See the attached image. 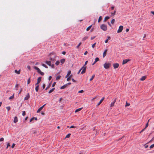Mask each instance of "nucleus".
Masks as SVG:
<instances>
[{"instance_id":"obj_56","label":"nucleus","mask_w":154,"mask_h":154,"mask_svg":"<svg viewBox=\"0 0 154 154\" xmlns=\"http://www.w3.org/2000/svg\"><path fill=\"white\" fill-rule=\"evenodd\" d=\"M27 68L29 70L31 69V67L29 66H27Z\"/></svg>"},{"instance_id":"obj_25","label":"nucleus","mask_w":154,"mask_h":154,"mask_svg":"<svg viewBox=\"0 0 154 154\" xmlns=\"http://www.w3.org/2000/svg\"><path fill=\"white\" fill-rule=\"evenodd\" d=\"M67 87L66 85H65L60 87V89H62L65 88Z\"/></svg>"},{"instance_id":"obj_26","label":"nucleus","mask_w":154,"mask_h":154,"mask_svg":"<svg viewBox=\"0 0 154 154\" xmlns=\"http://www.w3.org/2000/svg\"><path fill=\"white\" fill-rule=\"evenodd\" d=\"M88 38V36H85L82 39V41H85Z\"/></svg>"},{"instance_id":"obj_44","label":"nucleus","mask_w":154,"mask_h":154,"mask_svg":"<svg viewBox=\"0 0 154 154\" xmlns=\"http://www.w3.org/2000/svg\"><path fill=\"white\" fill-rule=\"evenodd\" d=\"M96 44V43H95L92 45V47L93 48H94L95 47V46Z\"/></svg>"},{"instance_id":"obj_34","label":"nucleus","mask_w":154,"mask_h":154,"mask_svg":"<svg viewBox=\"0 0 154 154\" xmlns=\"http://www.w3.org/2000/svg\"><path fill=\"white\" fill-rule=\"evenodd\" d=\"M116 11H114L113 13L111 12V14L112 16H113L115 15V14H116Z\"/></svg>"},{"instance_id":"obj_24","label":"nucleus","mask_w":154,"mask_h":154,"mask_svg":"<svg viewBox=\"0 0 154 154\" xmlns=\"http://www.w3.org/2000/svg\"><path fill=\"white\" fill-rule=\"evenodd\" d=\"M116 101V99H115L113 101V102H112L111 104V106H113L115 103Z\"/></svg>"},{"instance_id":"obj_20","label":"nucleus","mask_w":154,"mask_h":154,"mask_svg":"<svg viewBox=\"0 0 154 154\" xmlns=\"http://www.w3.org/2000/svg\"><path fill=\"white\" fill-rule=\"evenodd\" d=\"M71 71L69 70V71L68 72V73L66 75V78H67L68 77H69V75H70V74H71Z\"/></svg>"},{"instance_id":"obj_54","label":"nucleus","mask_w":154,"mask_h":154,"mask_svg":"<svg viewBox=\"0 0 154 154\" xmlns=\"http://www.w3.org/2000/svg\"><path fill=\"white\" fill-rule=\"evenodd\" d=\"M84 92V91L83 90H81V91H79L78 93H82Z\"/></svg>"},{"instance_id":"obj_2","label":"nucleus","mask_w":154,"mask_h":154,"mask_svg":"<svg viewBox=\"0 0 154 154\" xmlns=\"http://www.w3.org/2000/svg\"><path fill=\"white\" fill-rule=\"evenodd\" d=\"M100 28L101 29L104 31H106L107 30V26L105 24H102L100 26Z\"/></svg>"},{"instance_id":"obj_52","label":"nucleus","mask_w":154,"mask_h":154,"mask_svg":"<svg viewBox=\"0 0 154 154\" xmlns=\"http://www.w3.org/2000/svg\"><path fill=\"white\" fill-rule=\"evenodd\" d=\"M95 37H96V36H94L93 37H91V40H92L93 39H94Z\"/></svg>"},{"instance_id":"obj_16","label":"nucleus","mask_w":154,"mask_h":154,"mask_svg":"<svg viewBox=\"0 0 154 154\" xmlns=\"http://www.w3.org/2000/svg\"><path fill=\"white\" fill-rule=\"evenodd\" d=\"M18 121V119H17V116H15L14 117V123H16Z\"/></svg>"},{"instance_id":"obj_12","label":"nucleus","mask_w":154,"mask_h":154,"mask_svg":"<svg viewBox=\"0 0 154 154\" xmlns=\"http://www.w3.org/2000/svg\"><path fill=\"white\" fill-rule=\"evenodd\" d=\"M49 60L51 61V62L52 63H54V61H55V59L54 58H51V57H50V58H49Z\"/></svg>"},{"instance_id":"obj_36","label":"nucleus","mask_w":154,"mask_h":154,"mask_svg":"<svg viewBox=\"0 0 154 154\" xmlns=\"http://www.w3.org/2000/svg\"><path fill=\"white\" fill-rule=\"evenodd\" d=\"M30 77L27 80V84H29L30 82Z\"/></svg>"},{"instance_id":"obj_37","label":"nucleus","mask_w":154,"mask_h":154,"mask_svg":"<svg viewBox=\"0 0 154 154\" xmlns=\"http://www.w3.org/2000/svg\"><path fill=\"white\" fill-rule=\"evenodd\" d=\"M60 63V62L58 60L55 63V65L57 66Z\"/></svg>"},{"instance_id":"obj_63","label":"nucleus","mask_w":154,"mask_h":154,"mask_svg":"<svg viewBox=\"0 0 154 154\" xmlns=\"http://www.w3.org/2000/svg\"><path fill=\"white\" fill-rule=\"evenodd\" d=\"M88 52L87 51H85V52L84 53V55H86L88 54Z\"/></svg>"},{"instance_id":"obj_9","label":"nucleus","mask_w":154,"mask_h":154,"mask_svg":"<svg viewBox=\"0 0 154 154\" xmlns=\"http://www.w3.org/2000/svg\"><path fill=\"white\" fill-rule=\"evenodd\" d=\"M107 50L106 49L104 51L103 54V58L104 57L106 56V53L107 52Z\"/></svg>"},{"instance_id":"obj_48","label":"nucleus","mask_w":154,"mask_h":154,"mask_svg":"<svg viewBox=\"0 0 154 154\" xmlns=\"http://www.w3.org/2000/svg\"><path fill=\"white\" fill-rule=\"evenodd\" d=\"M154 147V143L150 146L149 147L150 149H151Z\"/></svg>"},{"instance_id":"obj_7","label":"nucleus","mask_w":154,"mask_h":154,"mask_svg":"<svg viewBox=\"0 0 154 154\" xmlns=\"http://www.w3.org/2000/svg\"><path fill=\"white\" fill-rule=\"evenodd\" d=\"M29 98V93H28L27 94L26 97H25L24 99L25 100H28Z\"/></svg>"},{"instance_id":"obj_57","label":"nucleus","mask_w":154,"mask_h":154,"mask_svg":"<svg viewBox=\"0 0 154 154\" xmlns=\"http://www.w3.org/2000/svg\"><path fill=\"white\" fill-rule=\"evenodd\" d=\"M15 145V144L14 143H13L11 146V148H13L14 147Z\"/></svg>"},{"instance_id":"obj_40","label":"nucleus","mask_w":154,"mask_h":154,"mask_svg":"<svg viewBox=\"0 0 154 154\" xmlns=\"http://www.w3.org/2000/svg\"><path fill=\"white\" fill-rule=\"evenodd\" d=\"M103 102V101L100 100V101H99V103H98L97 105L98 106H99L100 105V104L102 103V102Z\"/></svg>"},{"instance_id":"obj_64","label":"nucleus","mask_w":154,"mask_h":154,"mask_svg":"<svg viewBox=\"0 0 154 154\" xmlns=\"http://www.w3.org/2000/svg\"><path fill=\"white\" fill-rule=\"evenodd\" d=\"M45 84H43V85H42V88L43 89H44L45 87Z\"/></svg>"},{"instance_id":"obj_23","label":"nucleus","mask_w":154,"mask_h":154,"mask_svg":"<svg viewBox=\"0 0 154 154\" xmlns=\"http://www.w3.org/2000/svg\"><path fill=\"white\" fill-rule=\"evenodd\" d=\"M14 94H13L12 96L10 97L9 98V100L13 99L14 98Z\"/></svg>"},{"instance_id":"obj_59","label":"nucleus","mask_w":154,"mask_h":154,"mask_svg":"<svg viewBox=\"0 0 154 154\" xmlns=\"http://www.w3.org/2000/svg\"><path fill=\"white\" fill-rule=\"evenodd\" d=\"M56 84V82H54L53 84H52V86L53 87H54L55 86V85Z\"/></svg>"},{"instance_id":"obj_29","label":"nucleus","mask_w":154,"mask_h":154,"mask_svg":"<svg viewBox=\"0 0 154 154\" xmlns=\"http://www.w3.org/2000/svg\"><path fill=\"white\" fill-rule=\"evenodd\" d=\"M94 77H95V75L94 74L93 75H92L91 78L90 79V81H91L92 80H93V79H94Z\"/></svg>"},{"instance_id":"obj_39","label":"nucleus","mask_w":154,"mask_h":154,"mask_svg":"<svg viewBox=\"0 0 154 154\" xmlns=\"http://www.w3.org/2000/svg\"><path fill=\"white\" fill-rule=\"evenodd\" d=\"M85 152L84 151H81L79 154H85Z\"/></svg>"},{"instance_id":"obj_6","label":"nucleus","mask_w":154,"mask_h":154,"mask_svg":"<svg viewBox=\"0 0 154 154\" xmlns=\"http://www.w3.org/2000/svg\"><path fill=\"white\" fill-rule=\"evenodd\" d=\"M42 79V77H39L37 79V83L35 84V85H38L41 81Z\"/></svg>"},{"instance_id":"obj_30","label":"nucleus","mask_w":154,"mask_h":154,"mask_svg":"<svg viewBox=\"0 0 154 154\" xmlns=\"http://www.w3.org/2000/svg\"><path fill=\"white\" fill-rule=\"evenodd\" d=\"M60 78H61V76L58 75L56 77V80H58L60 79Z\"/></svg>"},{"instance_id":"obj_43","label":"nucleus","mask_w":154,"mask_h":154,"mask_svg":"<svg viewBox=\"0 0 154 154\" xmlns=\"http://www.w3.org/2000/svg\"><path fill=\"white\" fill-rule=\"evenodd\" d=\"M10 145L9 143H8L7 144V147L6 148V149H7L8 148V147L9 146H10Z\"/></svg>"},{"instance_id":"obj_41","label":"nucleus","mask_w":154,"mask_h":154,"mask_svg":"<svg viewBox=\"0 0 154 154\" xmlns=\"http://www.w3.org/2000/svg\"><path fill=\"white\" fill-rule=\"evenodd\" d=\"M115 21V19H112V20L111 21V23H112V24H113L114 23Z\"/></svg>"},{"instance_id":"obj_58","label":"nucleus","mask_w":154,"mask_h":154,"mask_svg":"<svg viewBox=\"0 0 154 154\" xmlns=\"http://www.w3.org/2000/svg\"><path fill=\"white\" fill-rule=\"evenodd\" d=\"M71 79L70 78V77H67V81H69Z\"/></svg>"},{"instance_id":"obj_62","label":"nucleus","mask_w":154,"mask_h":154,"mask_svg":"<svg viewBox=\"0 0 154 154\" xmlns=\"http://www.w3.org/2000/svg\"><path fill=\"white\" fill-rule=\"evenodd\" d=\"M88 62V61H86L85 62V65H84V66H85L86 65H87V64Z\"/></svg>"},{"instance_id":"obj_27","label":"nucleus","mask_w":154,"mask_h":154,"mask_svg":"<svg viewBox=\"0 0 154 154\" xmlns=\"http://www.w3.org/2000/svg\"><path fill=\"white\" fill-rule=\"evenodd\" d=\"M65 61V60L64 59H62L60 60V62L62 64H63Z\"/></svg>"},{"instance_id":"obj_19","label":"nucleus","mask_w":154,"mask_h":154,"mask_svg":"<svg viewBox=\"0 0 154 154\" xmlns=\"http://www.w3.org/2000/svg\"><path fill=\"white\" fill-rule=\"evenodd\" d=\"M107 39L105 41V43H107L108 42V40L111 39L110 37L109 36H107Z\"/></svg>"},{"instance_id":"obj_50","label":"nucleus","mask_w":154,"mask_h":154,"mask_svg":"<svg viewBox=\"0 0 154 154\" xmlns=\"http://www.w3.org/2000/svg\"><path fill=\"white\" fill-rule=\"evenodd\" d=\"M145 128L143 129L139 133L140 134L143 131L145 130Z\"/></svg>"},{"instance_id":"obj_10","label":"nucleus","mask_w":154,"mask_h":154,"mask_svg":"<svg viewBox=\"0 0 154 154\" xmlns=\"http://www.w3.org/2000/svg\"><path fill=\"white\" fill-rule=\"evenodd\" d=\"M34 68L37 71V72L39 73V72L41 70H40V69L38 67H36V66H34Z\"/></svg>"},{"instance_id":"obj_4","label":"nucleus","mask_w":154,"mask_h":154,"mask_svg":"<svg viewBox=\"0 0 154 154\" xmlns=\"http://www.w3.org/2000/svg\"><path fill=\"white\" fill-rule=\"evenodd\" d=\"M123 26H121L119 27V29L117 30L118 33H120L122 32L123 29Z\"/></svg>"},{"instance_id":"obj_32","label":"nucleus","mask_w":154,"mask_h":154,"mask_svg":"<svg viewBox=\"0 0 154 154\" xmlns=\"http://www.w3.org/2000/svg\"><path fill=\"white\" fill-rule=\"evenodd\" d=\"M71 134H70V133L68 134H67L66 135L65 138H69L70 137V136Z\"/></svg>"},{"instance_id":"obj_3","label":"nucleus","mask_w":154,"mask_h":154,"mask_svg":"<svg viewBox=\"0 0 154 154\" xmlns=\"http://www.w3.org/2000/svg\"><path fill=\"white\" fill-rule=\"evenodd\" d=\"M111 63H105L103 65L104 67L106 69H108L110 67Z\"/></svg>"},{"instance_id":"obj_17","label":"nucleus","mask_w":154,"mask_h":154,"mask_svg":"<svg viewBox=\"0 0 154 154\" xmlns=\"http://www.w3.org/2000/svg\"><path fill=\"white\" fill-rule=\"evenodd\" d=\"M14 72L15 73H17V74H19L20 73V69L18 71H17V70H15Z\"/></svg>"},{"instance_id":"obj_53","label":"nucleus","mask_w":154,"mask_h":154,"mask_svg":"<svg viewBox=\"0 0 154 154\" xmlns=\"http://www.w3.org/2000/svg\"><path fill=\"white\" fill-rule=\"evenodd\" d=\"M148 122H147L146 124V126H145V128H144L145 129L147 128V127L148 126Z\"/></svg>"},{"instance_id":"obj_35","label":"nucleus","mask_w":154,"mask_h":154,"mask_svg":"<svg viewBox=\"0 0 154 154\" xmlns=\"http://www.w3.org/2000/svg\"><path fill=\"white\" fill-rule=\"evenodd\" d=\"M42 66H44V67H45V68H48V66H47L46 65L42 63Z\"/></svg>"},{"instance_id":"obj_51","label":"nucleus","mask_w":154,"mask_h":154,"mask_svg":"<svg viewBox=\"0 0 154 154\" xmlns=\"http://www.w3.org/2000/svg\"><path fill=\"white\" fill-rule=\"evenodd\" d=\"M4 140V138L3 137H2L0 139V142Z\"/></svg>"},{"instance_id":"obj_15","label":"nucleus","mask_w":154,"mask_h":154,"mask_svg":"<svg viewBox=\"0 0 154 154\" xmlns=\"http://www.w3.org/2000/svg\"><path fill=\"white\" fill-rule=\"evenodd\" d=\"M110 17L108 16H106V17L104 19L103 22H106V21H107L108 20Z\"/></svg>"},{"instance_id":"obj_38","label":"nucleus","mask_w":154,"mask_h":154,"mask_svg":"<svg viewBox=\"0 0 154 154\" xmlns=\"http://www.w3.org/2000/svg\"><path fill=\"white\" fill-rule=\"evenodd\" d=\"M102 19V18L101 16H100L99 17L98 20V22H99Z\"/></svg>"},{"instance_id":"obj_31","label":"nucleus","mask_w":154,"mask_h":154,"mask_svg":"<svg viewBox=\"0 0 154 154\" xmlns=\"http://www.w3.org/2000/svg\"><path fill=\"white\" fill-rule=\"evenodd\" d=\"M54 89H55V88H53L51 90H50L48 92L50 94V93H51L54 90Z\"/></svg>"},{"instance_id":"obj_45","label":"nucleus","mask_w":154,"mask_h":154,"mask_svg":"<svg viewBox=\"0 0 154 154\" xmlns=\"http://www.w3.org/2000/svg\"><path fill=\"white\" fill-rule=\"evenodd\" d=\"M34 117H32L30 120L29 122H31L34 120Z\"/></svg>"},{"instance_id":"obj_8","label":"nucleus","mask_w":154,"mask_h":154,"mask_svg":"<svg viewBox=\"0 0 154 154\" xmlns=\"http://www.w3.org/2000/svg\"><path fill=\"white\" fill-rule=\"evenodd\" d=\"M129 61V60L125 59L123 60L122 62V64H125L127 63L128 61Z\"/></svg>"},{"instance_id":"obj_60","label":"nucleus","mask_w":154,"mask_h":154,"mask_svg":"<svg viewBox=\"0 0 154 154\" xmlns=\"http://www.w3.org/2000/svg\"><path fill=\"white\" fill-rule=\"evenodd\" d=\"M51 67L53 68H54V64H53L52 65H51Z\"/></svg>"},{"instance_id":"obj_1","label":"nucleus","mask_w":154,"mask_h":154,"mask_svg":"<svg viewBox=\"0 0 154 154\" xmlns=\"http://www.w3.org/2000/svg\"><path fill=\"white\" fill-rule=\"evenodd\" d=\"M86 66H83L78 71L77 73L78 74H79V73L82 70V71L81 72V73L82 74L85 73V72L86 70Z\"/></svg>"},{"instance_id":"obj_21","label":"nucleus","mask_w":154,"mask_h":154,"mask_svg":"<svg viewBox=\"0 0 154 154\" xmlns=\"http://www.w3.org/2000/svg\"><path fill=\"white\" fill-rule=\"evenodd\" d=\"M146 76H143L140 78V80L141 81H143L146 79Z\"/></svg>"},{"instance_id":"obj_13","label":"nucleus","mask_w":154,"mask_h":154,"mask_svg":"<svg viewBox=\"0 0 154 154\" xmlns=\"http://www.w3.org/2000/svg\"><path fill=\"white\" fill-rule=\"evenodd\" d=\"M45 63L47 64H48V65H49V66H51V61H45Z\"/></svg>"},{"instance_id":"obj_46","label":"nucleus","mask_w":154,"mask_h":154,"mask_svg":"<svg viewBox=\"0 0 154 154\" xmlns=\"http://www.w3.org/2000/svg\"><path fill=\"white\" fill-rule=\"evenodd\" d=\"M6 108L7 109L8 111L9 110L11 109L10 106H7Z\"/></svg>"},{"instance_id":"obj_49","label":"nucleus","mask_w":154,"mask_h":154,"mask_svg":"<svg viewBox=\"0 0 154 154\" xmlns=\"http://www.w3.org/2000/svg\"><path fill=\"white\" fill-rule=\"evenodd\" d=\"M22 115L23 116H24L25 115H26V112H25V111H24L23 112V113H22Z\"/></svg>"},{"instance_id":"obj_61","label":"nucleus","mask_w":154,"mask_h":154,"mask_svg":"<svg viewBox=\"0 0 154 154\" xmlns=\"http://www.w3.org/2000/svg\"><path fill=\"white\" fill-rule=\"evenodd\" d=\"M75 127V126H74V125H72L69 128H74Z\"/></svg>"},{"instance_id":"obj_55","label":"nucleus","mask_w":154,"mask_h":154,"mask_svg":"<svg viewBox=\"0 0 154 154\" xmlns=\"http://www.w3.org/2000/svg\"><path fill=\"white\" fill-rule=\"evenodd\" d=\"M130 105V103H128L127 102H126V104L125 105V106H129Z\"/></svg>"},{"instance_id":"obj_14","label":"nucleus","mask_w":154,"mask_h":154,"mask_svg":"<svg viewBox=\"0 0 154 154\" xmlns=\"http://www.w3.org/2000/svg\"><path fill=\"white\" fill-rule=\"evenodd\" d=\"M44 106H41L40 108H39L37 110V112L38 113L39 112H40L43 109Z\"/></svg>"},{"instance_id":"obj_18","label":"nucleus","mask_w":154,"mask_h":154,"mask_svg":"<svg viewBox=\"0 0 154 154\" xmlns=\"http://www.w3.org/2000/svg\"><path fill=\"white\" fill-rule=\"evenodd\" d=\"M83 109V107H81L79 108H78V109H76L75 111V112H78L79 111H80L82 109Z\"/></svg>"},{"instance_id":"obj_28","label":"nucleus","mask_w":154,"mask_h":154,"mask_svg":"<svg viewBox=\"0 0 154 154\" xmlns=\"http://www.w3.org/2000/svg\"><path fill=\"white\" fill-rule=\"evenodd\" d=\"M92 26V25H90L86 29V30L87 31H89L90 29L91 28V27Z\"/></svg>"},{"instance_id":"obj_11","label":"nucleus","mask_w":154,"mask_h":154,"mask_svg":"<svg viewBox=\"0 0 154 154\" xmlns=\"http://www.w3.org/2000/svg\"><path fill=\"white\" fill-rule=\"evenodd\" d=\"M99 60V58L96 57L95 59V60L94 63H93L92 65H94Z\"/></svg>"},{"instance_id":"obj_5","label":"nucleus","mask_w":154,"mask_h":154,"mask_svg":"<svg viewBox=\"0 0 154 154\" xmlns=\"http://www.w3.org/2000/svg\"><path fill=\"white\" fill-rule=\"evenodd\" d=\"M119 66V64L118 63H115L113 64V66L114 69L117 68Z\"/></svg>"},{"instance_id":"obj_47","label":"nucleus","mask_w":154,"mask_h":154,"mask_svg":"<svg viewBox=\"0 0 154 154\" xmlns=\"http://www.w3.org/2000/svg\"><path fill=\"white\" fill-rule=\"evenodd\" d=\"M41 75H44V73L41 71L39 72Z\"/></svg>"},{"instance_id":"obj_42","label":"nucleus","mask_w":154,"mask_h":154,"mask_svg":"<svg viewBox=\"0 0 154 154\" xmlns=\"http://www.w3.org/2000/svg\"><path fill=\"white\" fill-rule=\"evenodd\" d=\"M82 43L81 42H80L79 43V44L77 46L76 48H78L79 47V46L81 45Z\"/></svg>"},{"instance_id":"obj_33","label":"nucleus","mask_w":154,"mask_h":154,"mask_svg":"<svg viewBox=\"0 0 154 154\" xmlns=\"http://www.w3.org/2000/svg\"><path fill=\"white\" fill-rule=\"evenodd\" d=\"M51 85V83H50L49 84V85L46 88L45 90H48L50 87Z\"/></svg>"},{"instance_id":"obj_22","label":"nucleus","mask_w":154,"mask_h":154,"mask_svg":"<svg viewBox=\"0 0 154 154\" xmlns=\"http://www.w3.org/2000/svg\"><path fill=\"white\" fill-rule=\"evenodd\" d=\"M35 88V90L36 92H38V88H39V85H36Z\"/></svg>"}]
</instances>
